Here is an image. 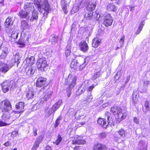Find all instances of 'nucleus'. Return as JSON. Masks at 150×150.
Returning a JSON list of instances; mask_svg holds the SVG:
<instances>
[{
    "instance_id": "nucleus-1",
    "label": "nucleus",
    "mask_w": 150,
    "mask_h": 150,
    "mask_svg": "<svg viewBox=\"0 0 150 150\" xmlns=\"http://www.w3.org/2000/svg\"><path fill=\"white\" fill-rule=\"evenodd\" d=\"M35 4L40 12L42 13L43 10L45 11L43 14L45 17L51 11V8L47 0H35Z\"/></svg>"
},
{
    "instance_id": "nucleus-2",
    "label": "nucleus",
    "mask_w": 150,
    "mask_h": 150,
    "mask_svg": "<svg viewBox=\"0 0 150 150\" xmlns=\"http://www.w3.org/2000/svg\"><path fill=\"white\" fill-rule=\"evenodd\" d=\"M76 76H71V77H70L69 75L68 78L65 80V84H69V87L67 89V95L68 97L70 96L71 93V90L76 84Z\"/></svg>"
},
{
    "instance_id": "nucleus-3",
    "label": "nucleus",
    "mask_w": 150,
    "mask_h": 150,
    "mask_svg": "<svg viewBox=\"0 0 150 150\" xmlns=\"http://www.w3.org/2000/svg\"><path fill=\"white\" fill-rule=\"evenodd\" d=\"M0 108L2 109V112H8L11 109L10 101L8 100H6L1 102L0 105Z\"/></svg>"
},
{
    "instance_id": "nucleus-4",
    "label": "nucleus",
    "mask_w": 150,
    "mask_h": 150,
    "mask_svg": "<svg viewBox=\"0 0 150 150\" xmlns=\"http://www.w3.org/2000/svg\"><path fill=\"white\" fill-rule=\"evenodd\" d=\"M12 81L7 80L4 81L1 84L2 90L4 93H6L8 91L9 89H12L13 86V84L11 83Z\"/></svg>"
},
{
    "instance_id": "nucleus-5",
    "label": "nucleus",
    "mask_w": 150,
    "mask_h": 150,
    "mask_svg": "<svg viewBox=\"0 0 150 150\" xmlns=\"http://www.w3.org/2000/svg\"><path fill=\"white\" fill-rule=\"evenodd\" d=\"M46 87H44L40 90V92L42 91L43 92H44V96L42 99V101H47L49 100L50 97L51 96L52 94L53 93V91L52 90L50 89H48L46 91H44L45 90V88Z\"/></svg>"
},
{
    "instance_id": "nucleus-6",
    "label": "nucleus",
    "mask_w": 150,
    "mask_h": 150,
    "mask_svg": "<svg viewBox=\"0 0 150 150\" xmlns=\"http://www.w3.org/2000/svg\"><path fill=\"white\" fill-rule=\"evenodd\" d=\"M105 115V116H106L107 122H106L105 121L106 119L103 122H102V125H100L105 128H106L108 124L109 123H111L113 121V118L112 117V115L109 112H106Z\"/></svg>"
},
{
    "instance_id": "nucleus-7",
    "label": "nucleus",
    "mask_w": 150,
    "mask_h": 150,
    "mask_svg": "<svg viewBox=\"0 0 150 150\" xmlns=\"http://www.w3.org/2000/svg\"><path fill=\"white\" fill-rule=\"evenodd\" d=\"M13 66V64H11L10 63L8 64L1 61L0 62V72L5 74Z\"/></svg>"
},
{
    "instance_id": "nucleus-8",
    "label": "nucleus",
    "mask_w": 150,
    "mask_h": 150,
    "mask_svg": "<svg viewBox=\"0 0 150 150\" xmlns=\"http://www.w3.org/2000/svg\"><path fill=\"white\" fill-rule=\"evenodd\" d=\"M103 23L106 27L111 25L113 22V18L108 13L104 15Z\"/></svg>"
},
{
    "instance_id": "nucleus-9",
    "label": "nucleus",
    "mask_w": 150,
    "mask_h": 150,
    "mask_svg": "<svg viewBox=\"0 0 150 150\" xmlns=\"http://www.w3.org/2000/svg\"><path fill=\"white\" fill-rule=\"evenodd\" d=\"M24 103L23 102H19L16 103L15 108L17 111H13L15 113H22L24 111Z\"/></svg>"
},
{
    "instance_id": "nucleus-10",
    "label": "nucleus",
    "mask_w": 150,
    "mask_h": 150,
    "mask_svg": "<svg viewBox=\"0 0 150 150\" xmlns=\"http://www.w3.org/2000/svg\"><path fill=\"white\" fill-rule=\"evenodd\" d=\"M148 143L147 141L142 140L138 142L137 148L139 150H147Z\"/></svg>"
},
{
    "instance_id": "nucleus-11",
    "label": "nucleus",
    "mask_w": 150,
    "mask_h": 150,
    "mask_svg": "<svg viewBox=\"0 0 150 150\" xmlns=\"http://www.w3.org/2000/svg\"><path fill=\"white\" fill-rule=\"evenodd\" d=\"M38 67L40 70L44 71V69L47 66V62L45 58H41L38 61Z\"/></svg>"
},
{
    "instance_id": "nucleus-12",
    "label": "nucleus",
    "mask_w": 150,
    "mask_h": 150,
    "mask_svg": "<svg viewBox=\"0 0 150 150\" xmlns=\"http://www.w3.org/2000/svg\"><path fill=\"white\" fill-rule=\"evenodd\" d=\"M70 1V0H61L60 1L61 5L62 10L65 14L67 13L68 11L67 8L69 5Z\"/></svg>"
},
{
    "instance_id": "nucleus-13",
    "label": "nucleus",
    "mask_w": 150,
    "mask_h": 150,
    "mask_svg": "<svg viewBox=\"0 0 150 150\" xmlns=\"http://www.w3.org/2000/svg\"><path fill=\"white\" fill-rule=\"evenodd\" d=\"M13 22L12 21V18L11 17H8L6 20L5 22L4 25L6 27L5 30L8 33L11 32V30L10 28V25L13 24Z\"/></svg>"
},
{
    "instance_id": "nucleus-14",
    "label": "nucleus",
    "mask_w": 150,
    "mask_h": 150,
    "mask_svg": "<svg viewBox=\"0 0 150 150\" xmlns=\"http://www.w3.org/2000/svg\"><path fill=\"white\" fill-rule=\"evenodd\" d=\"M110 111L113 114L117 115H121V114H123L122 110L119 107L115 106L111 107Z\"/></svg>"
},
{
    "instance_id": "nucleus-15",
    "label": "nucleus",
    "mask_w": 150,
    "mask_h": 150,
    "mask_svg": "<svg viewBox=\"0 0 150 150\" xmlns=\"http://www.w3.org/2000/svg\"><path fill=\"white\" fill-rule=\"evenodd\" d=\"M88 86V81H86L83 82L81 86L78 88V92H81L79 94V95L83 92L86 89Z\"/></svg>"
},
{
    "instance_id": "nucleus-16",
    "label": "nucleus",
    "mask_w": 150,
    "mask_h": 150,
    "mask_svg": "<svg viewBox=\"0 0 150 150\" xmlns=\"http://www.w3.org/2000/svg\"><path fill=\"white\" fill-rule=\"evenodd\" d=\"M78 58V61H77V59H74L71 62V64L70 67L71 69H73L74 70H77L79 69V66H80V61L79 58Z\"/></svg>"
},
{
    "instance_id": "nucleus-17",
    "label": "nucleus",
    "mask_w": 150,
    "mask_h": 150,
    "mask_svg": "<svg viewBox=\"0 0 150 150\" xmlns=\"http://www.w3.org/2000/svg\"><path fill=\"white\" fill-rule=\"evenodd\" d=\"M46 81V79L42 77L39 78L37 80L36 83V86L38 87H42L45 84Z\"/></svg>"
},
{
    "instance_id": "nucleus-18",
    "label": "nucleus",
    "mask_w": 150,
    "mask_h": 150,
    "mask_svg": "<svg viewBox=\"0 0 150 150\" xmlns=\"http://www.w3.org/2000/svg\"><path fill=\"white\" fill-rule=\"evenodd\" d=\"M26 75L30 77H33L35 72V69L32 67H28L25 70Z\"/></svg>"
},
{
    "instance_id": "nucleus-19",
    "label": "nucleus",
    "mask_w": 150,
    "mask_h": 150,
    "mask_svg": "<svg viewBox=\"0 0 150 150\" xmlns=\"http://www.w3.org/2000/svg\"><path fill=\"white\" fill-rule=\"evenodd\" d=\"M80 137L79 136L75 137L72 140V143L74 144H83L86 143V141L80 139Z\"/></svg>"
},
{
    "instance_id": "nucleus-20",
    "label": "nucleus",
    "mask_w": 150,
    "mask_h": 150,
    "mask_svg": "<svg viewBox=\"0 0 150 150\" xmlns=\"http://www.w3.org/2000/svg\"><path fill=\"white\" fill-rule=\"evenodd\" d=\"M33 3L30 2H26L24 3V9L25 11L29 12L32 11L34 9V7L32 6Z\"/></svg>"
},
{
    "instance_id": "nucleus-21",
    "label": "nucleus",
    "mask_w": 150,
    "mask_h": 150,
    "mask_svg": "<svg viewBox=\"0 0 150 150\" xmlns=\"http://www.w3.org/2000/svg\"><path fill=\"white\" fill-rule=\"evenodd\" d=\"M93 150H107V148L105 145L98 143L94 145Z\"/></svg>"
},
{
    "instance_id": "nucleus-22",
    "label": "nucleus",
    "mask_w": 150,
    "mask_h": 150,
    "mask_svg": "<svg viewBox=\"0 0 150 150\" xmlns=\"http://www.w3.org/2000/svg\"><path fill=\"white\" fill-rule=\"evenodd\" d=\"M79 47L81 50L84 52H87L88 49L87 44L85 42H81L79 44Z\"/></svg>"
},
{
    "instance_id": "nucleus-23",
    "label": "nucleus",
    "mask_w": 150,
    "mask_h": 150,
    "mask_svg": "<svg viewBox=\"0 0 150 150\" xmlns=\"http://www.w3.org/2000/svg\"><path fill=\"white\" fill-rule=\"evenodd\" d=\"M20 59L19 53H17L12 57L10 64H13V66L16 63H17V64H18L19 63L18 61Z\"/></svg>"
},
{
    "instance_id": "nucleus-24",
    "label": "nucleus",
    "mask_w": 150,
    "mask_h": 150,
    "mask_svg": "<svg viewBox=\"0 0 150 150\" xmlns=\"http://www.w3.org/2000/svg\"><path fill=\"white\" fill-rule=\"evenodd\" d=\"M101 40L100 38H94L92 41V46L95 48L97 47L100 44Z\"/></svg>"
},
{
    "instance_id": "nucleus-25",
    "label": "nucleus",
    "mask_w": 150,
    "mask_h": 150,
    "mask_svg": "<svg viewBox=\"0 0 150 150\" xmlns=\"http://www.w3.org/2000/svg\"><path fill=\"white\" fill-rule=\"evenodd\" d=\"M106 9L108 11L115 12L117 10V8L113 3H111L107 6Z\"/></svg>"
},
{
    "instance_id": "nucleus-26",
    "label": "nucleus",
    "mask_w": 150,
    "mask_h": 150,
    "mask_svg": "<svg viewBox=\"0 0 150 150\" xmlns=\"http://www.w3.org/2000/svg\"><path fill=\"white\" fill-rule=\"evenodd\" d=\"M58 39V36L55 35L53 34L50 37L49 41L52 44L54 45L57 42Z\"/></svg>"
},
{
    "instance_id": "nucleus-27",
    "label": "nucleus",
    "mask_w": 150,
    "mask_h": 150,
    "mask_svg": "<svg viewBox=\"0 0 150 150\" xmlns=\"http://www.w3.org/2000/svg\"><path fill=\"white\" fill-rule=\"evenodd\" d=\"M96 5L91 1L89 2L86 8L87 10L92 12L95 8Z\"/></svg>"
},
{
    "instance_id": "nucleus-28",
    "label": "nucleus",
    "mask_w": 150,
    "mask_h": 150,
    "mask_svg": "<svg viewBox=\"0 0 150 150\" xmlns=\"http://www.w3.org/2000/svg\"><path fill=\"white\" fill-rule=\"evenodd\" d=\"M32 16L30 19V20L32 21H37L38 19V11L35 10L32 11Z\"/></svg>"
},
{
    "instance_id": "nucleus-29",
    "label": "nucleus",
    "mask_w": 150,
    "mask_h": 150,
    "mask_svg": "<svg viewBox=\"0 0 150 150\" xmlns=\"http://www.w3.org/2000/svg\"><path fill=\"white\" fill-rule=\"evenodd\" d=\"M118 133L121 137L123 138L128 136L129 134L126 130H125L122 128L118 132Z\"/></svg>"
},
{
    "instance_id": "nucleus-30",
    "label": "nucleus",
    "mask_w": 150,
    "mask_h": 150,
    "mask_svg": "<svg viewBox=\"0 0 150 150\" xmlns=\"http://www.w3.org/2000/svg\"><path fill=\"white\" fill-rule=\"evenodd\" d=\"M34 96L35 93L33 91L30 90L26 92V96L28 99L33 98Z\"/></svg>"
},
{
    "instance_id": "nucleus-31",
    "label": "nucleus",
    "mask_w": 150,
    "mask_h": 150,
    "mask_svg": "<svg viewBox=\"0 0 150 150\" xmlns=\"http://www.w3.org/2000/svg\"><path fill=\"white\" fill-rule=\"evenodd\" d=\"M30 25L27 22L25 21H23L21 22V28L23 30H25L28 28Z\"/></svg>"
},
{
    "instance_id": "nucleus-32",
    "label": "nucleus",
    "mask_w": 150,
    "mask_h": 150,
    "mask_svg": "<svg viewBox=\"0 0 150 150\" xmlns=\"http://www.w3.org/2000/svg\"><path fill=\"white\" fill-rule=\"evenodd\" d=\"M35 58L33 56H31L30 57H28L25 60L26 63L31 66L33 65L34 63Z\"/></svg>"
},
{
    "instance_id": "nucleus-33",
    "label": "nucleus",
    "mask_w": 150,
    "mask_h": 150,
    "mask_svg": "<svg viewBox=\"0 0 150 150\" xmlns=\"http://www.w3.org/2000/svg\"><path fill=\"white\" fill-rule=\"evenodd\" d=\"M21 18H26L28 15V13L26 11L21 10L18 14Z\"/></svg>"
},
{
    "instance_id": "nucleus-34",
    "label": "nucleus",
    "mask_w": 150,
    "mask_h": 150,
    "mask_svg": "<svg viewBox=\"0 0 150 150\" xmlns=\"http://www.w3.org/2000/svg\"><path fill=\"white\" fill-rule=\"evenodd\" d=\"M93 16V12L92 11H89L86 13L84 16V18L88 20H90L92 18Z\"/></svg>"
},
{
    "instance_id": "nucleus-35",
    "label": "nucleus",
    "mask_w": 150,
    "mask_h": 150,
    "mask_svg": "<svg viewBox=\"0 0 150 150\" xmlns=\"http://www.w3.org/2000/svg\"><path fill=\"white\" fill-rule=\"evenodd\" d=\"M7 113H4L2 116V118L4 121H8L10 119V116L8 114V112H6Z\"/></svg>"
},
{
    "instance_id": "nucleus-36",
    "label": "nucleus",
    "mask_w": 150,
    "mask_h": 150,
    "mask_svg": "<svg viewBox=\"0 0 150 150\" xmlns=\"http://www.w3.org/2000/svg\"><path fill=\"white\" fill-rule=\"evenodd\" d=\"M44 136L42 135H39L36 139L35 141V143L40 144L42 142Z\"/></svg>"
},
{
    "instance_id": "nucleus-37",
    "label": "nucleus",
    "mask_w": 150,
    "mask_h": 150,
    "mask_svg": "<svg viewBox=\"0 0 150 150\" xmlns=\"http://www.w3.org/2000/svg\"><path fill=\"white\" fill-rule=\"evenodd\" d=\"M144 24V23H143V22H142V23L140 24L139 25L137 30L135 32V34L136 35H138L139 34L141 31L142 30V28H143Z\"/></svg>"
},
{
    "instance_id": "nucleus-38",
    "label": "nucleus",
    "mask_w": 150,
    "mask_h": 150,
    "mask_svg": "<svg viewBox=\"0 0 150 150\" xmlns=\"http://www.w3.org/2000/svg\"><path fill=\"white\" fill-rule=\"evenodd\" d=\"M8 53V51L6 48V49L5 51L3 50L2 51V52L0 56V59H4L7 56Z\"/></svg>"
},
{
    "instance_id": "nucleus-39",
    "label": "nucleus",
    "mask_w": 150,
    "mask_h": 150,
    "mask_svg": "<svg viewBox=\"0 0 150 150\" xmlns=\"http://www.w3.org/2000/svg\"><path fill=\"white\" fill-rule=\"evenodd\" d=\"M62 117L61 116H59L56 120L54 125V127L55 128L58 127L60 123V121L62 120Z\"/></svg>"
},
{
    "instance_id": "nucleus-40",
    "label": "nucleus",
    "mask_w": 150,
    "mask_h": 150,
    "mask_svg": "<svg viewBox=\"0 0 150 150\" xmlns=\"http://www.w3.org/2000/svg\"><path fill=\"white\" fill-rule=\"evenodd\" d=\"M70 45H68L66 47L65 55L67 57L69 56L70 54Z\"/></svg>"
},
{
    "instance_id": "nucleus-41",
    "label": "nucleus",
    "mask_w": 150,
    "mask_h": 150,
    "mask_svg": "<svg viewBox=\"0 0 150 150\" xmlns=\"http://www.w3.org/2000/svg\"><path fill=\"white\" fill-rule=\"evenodd\" d=\"M125 117L124 116L123 114H121V115H117V118L116 119V122L117 123H119L123 119H124Z\"/></svg>"
},
{
    "instance_id": "nucleus-42",
    "label": "nucleus",
    "mask_w": 150,
    "mask_h": 150,
    "mask_svg": "<svg viewBox=\"0 0 150 150\" xmlns=\"http://www.w3.org/2000/svg\"><path fill=\"white\" fill-rule=\"evenodd\" d=\"M79 59L80 60L82 61L83 62H84L82 64H81V63L80 61V66H79L81 67H82L83 68H84L86 66V59H84L83 57H80L79 58Z\"/></svg>"
},
{
    "instance_id": "nucleus-43",
    "label": "nucleus",
    "mask_w": 150,
    "mask_h": 150,
    "mask_svg": "<svg viewBox=\"0 0 150 150\" xmlns=\"http://www.w3.org/2000/svg\"><path fill=\"white\" fill-rule=\"evenodd\" d=\"M62 103V100H59L56 102L52 107H54V108L56 109L57 110L59 108Z\"/></svg>"
},
{
    "instance_id": "nucleus-44",
    "label": "nucleus",
    "mask_w": 150,
    "mask_h": 150,
    "mask_svg": "<svg viewBox=\"0 0 150 150\" xmlns=\"http://www.w3.org/2000/svg\"><path fill=\"white\" fill-rule=\"evenodd\" d=\"M125 38V35H123L119 40V43H120V47H122L124 45Z\"/></svg>"
},
{
    "instance_id": "nucleus-45",
    "label": "nucleus",
    "mask_w": 150,
    "mask_h": 150,
    "mask_svg": "<svg viewBox=\"0 0 150 150\" xmlns=\"http://www.w3.org/2000/svg\"><path fill=\"white\" fill-rule=\"evenodd\" d=\"M93 98V97L91 93H88V95L86 98V100L89 103L91 101Z\"/></svg>"
},
{
    "instance_id": "nucleus-46",
    "label": "nucleus",
    "mask_w": 150,
    "mask_h": 150,
    "mask_svg": "<svg viewBox=\"0 0 150 150\" xmlns=\"http://www.w3.org/2000/svg\"><path fill=\"white\" fill-rule=\"evenodd\" d=\"M57 138L58 139L54 142V143L57 145H58L62 140V138L60 134H58Z\"/></svg>"
},
{
    "instance_id": "nucleus-47",
    "label": "nucleus",
    "mask_w": 150,
    "mask_h": 150,
    "mask_svg": "<svg viewBox=\"0 0 150 150\" xmlns=\"http://www.w3.org/2000/svg\"><path fill=\"white\" fill-rule=\"evenodd\" d=\"M130 76L129 75L127 76L126 80L125 81V83L124 84L122 85L120 89L122 90L124 88L126 84V83L128 82L129 80H130Z\"/></svg>"
},
{
    "instance_id": "nucleus-48",
    "label": "nucleus",
    "mask_w": 150,
    "mask_h": 150,
    "mask_svg": "<svg viewBox=\"0 0 150 150\" xmlns=\"http://www.w3.org/2000/svg\"><path fill=\"white\" fill-rule=\"evenodd\" d=\"M95 86L94 84H92L89 87H88L86 90L87 92H88V93H91L92 90L95 87Z\"/></svg>"
},
{
    "instance_id": "nucleus-49",
    "label": "nucleus",
    "mask_w": 150,
    "mask_h": 150,
    "mask_svg": "<svg viewBox=\"0 0 150 150\" xmlns=\"http://www.w3.org/2000/svg\"><path fill=\"white\" fill-rule=\"evenodd\" d=\"M10 36L14 39H16L18 37V33L17 32H12Z\"/></svg>"
},
{
    "instance_id": "nucleus-50",
    "label": "nucleus",
    "mask_w": 150,
    "mask_h": 150,
    "mask_svg": "<svg viewBox=\"0 0 150 150\" xmlns=\"http://www.w3.org/2000/svg\"><path fill=\"white\" fill-rule=\"evenodd\" d=\"M100 75V71L97 72L94 74L92 79L93 80H95L97 78L99 77Z\"/></svg>"
},
{
    "instance_id": "nucleus-51",
    "label": "nucleus",
    "mask_w": 150,
    "mask_h": 150,
    "mask_svg": "<svg viewBox=\"0 0 150 150\" xmlns=\"http://www.w3.org/2000/svg\"><path fill=\"white\" fill-rule=\"evenodd\" d=\"M150 105L149 101L146 100L144 104V106L147 110H149V105Z\"/></svg>"
},
{
    "instance_id": "nucleus-52",
    "label": "nucleus",
    "mask_w": 150,
    "mask_h": 150,
    "mask_svg": "<svg viewBox=\"0 0 150 150\" xmlns=\"http://www.w3.org/2000/svg\"><path fill=\"white\" fill-rule=\"evenodd\" d=\"M56 110V109L54 108V107H52L48 111V116H50Z\"/></svg>"
},
{
    "instance_id": "nucleus-53",
    "label": "nucleus",
    "mask_w": 150,
    "mask_h": 150,
    "mask_svg": "<svg viewBox=\"0 0 150 150\" xmlns=\"http://www.w3.org/2000/svg\"><path fill=\"white\" fill-rule=\"evenodd\" d=\"M39 144L34 142V145L32 148V150H36L37 148L39 147Z\"/></svg>"
},
{
    "instance_id": "nucleus-54",
    "label": "nucleus",
    "mask_w": 150,
    "mask_h": 150,
    "mask_svg": "<svg viewBox=\"0 0 150 150\" xmlns=\"http://www.w3.org/2000/svg\"><path fill=\"white\" fill-rule=\"evenodd\" d=\"M99 136L100 137H101L102 138H104L106 137L107 134L105 132H102L99 133Z\"/></svg>"
},
{
    "instance_id": "nucleus-55",
    "label": "nucleus",
    "mask_w": 150,
    "mask_h": 150,
    "mask_svg": "<svg viewBox=\"0 0 150 150\" xmlns=\"http://www.w3.org/2000/svg\"><path fill=\"white\" fill-rule=\"evenodd\" d=\"M106 118V116H105V119L99 118L97 121L98 123L100 125H102V122H103V121H104V120H105Z\"/></svg>"
},
{
    "instance_id": "nucleus-56",
    "label": "nucleus",
    "mask_w": 150,
    "mask_h": 150,
    "mask_svg": "<svg viewBox=\"0 0 150 150\" xmlns=\"http://www.w3.org/2000/svg\"><path fill=\"white\" fill-rule=\"evenodd\" d=\"M46 51V53L48 55L52 53V51L51 49H50L49 48H47Z\"/></svg>"
},
{
    "instance_id": "nucleus-57",
    "label": "nucleus",
    "mask_w": 150,
    "mask_h": 150,
    "mask_svg": "<svg viewBox=\"0 0 150 150\" xmlns=\"http://www.w3.org/2000/svg\"><path fill=\"white\" fill-rule=\"evenodd\" d=\"M38 129L35 127H33V131L34 136H36L37 135V132Z\"/></svg>"
},
{
    "instance_id": "nucleus-58",
    "label": "nucleus",
    "mask_w": 150,
    "mask_h": 150,
    "mask_svg": "<svg viewBox=\"0 0 150 150\" xmlns=\"http://www.w3.org/2000/svg\"><path fill=\"white\" fill-rule=\"evenodd\" d=\"M79 7L78 6L74 7L72 8V12L75 13L77 12L79 9Z\"/></svg>"
},
{
    "instance_id": "nucleus-59",
    "label": "nucleus",
    "mask_w": 150,
    "mask_h": 150,
    "mask_svg": "<svg viewBox=\"0 0 150 150\" xmlns=\"http://www.w3.org/2000/svg\"><path fill=\"white\" fill-rule=\"evenodd\" d=\"M10 123H6L2 121H0V127L6 126L7 125H9Z\"/></svg>"
},
{
    "instance_id": "nucleus-60",
    "label": "nucleus",
    "mask_w": 150,
    "mask_h": 150,
    "mask_svg": "<svg viewBox=\"0 0 150 150\" xmlns=\"http://www.w3.org/2000/svg\"><path fill=\"white\" fill-rule=\"evenodd\" d=\"M132 102L134 104H135L137 102V99L136 98V96H135V97H134V94H133V97L132 98Z\"/></svg>"
},
{
    "instance_id": "nucleus-61",
    "label": "nucleus",
    "mask_w": 150,
    "mask_h": 150,
    "mask_svg": "<svg viewBox=\"0 0 150 150\" xmlns=\"http://www.w3.org/2000/svg\"><path fill=\"white\" fill-rule=\"evenodd\" d=\"M120 73L118 72L116 75L115 76V80L116 81L118 79L120 76Z\"/></svg>"
},
{
    "instance_id": "nucleus-62",
    "label": "nucleus",
    "mask_w": 150,
    "mask_h": 150,
    "mask_svg": "<svg viewBox=\"0 0 150 150\" xmlns=\"http://www.w3.org/2000/svg\"><path fill=\"white\" fill-rule=\"evenodd\" d=\"M139 120L137 117H134V118L133 121L134 122L136 123L137 124H139Z\"/></svg>"
},
{
    "instance_id": "nucleus-63",
    "label": "nucleus",
    "mask_w": 150,
    "mask_h": 150,
    "mask_svg": "<svg viewBox=\"0 0 150 150\" xmlns=\"http://www.w3.org/2000/svg\"><path fill=\"white\" fill-rule=\"evenodd\" d=\"M18 43L19 44L24 45H25V42L23 40L22 41L21 40L19 39L18 41Z\"/></svg>"
},
{
    "instance_id": "nucleus-64",
    "label": "nucleus",
    "mask_w": 150,
    "mask_h": 150,
    "mask_svg": "<svg viewBox=\"0 0 150 150\" xmlns=\"http://www.w3.org/2000/svg\"><path fill=\"white\" fill-rule=\"evenodd\" d=\"M45 150H51V148L49 146H47L45 148Z\"/></svg>"
}]
</instances>
